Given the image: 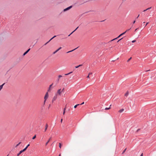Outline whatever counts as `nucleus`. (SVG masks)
<instances>
[{"instance_id":"nucleus-1","label":"nucleus","mask_w":156,"mask_h":156,"mask_svg":"<svg viewBox=\"0 0 156 156\" xmlns=\"http://www.w3.org/2000/svg\"><path fill=\"white\" fill-rule=\"evenodd\" d=\"M48 92H47L46 93L44 97V105L46 101L47 100V99H48Z\"/></svg>"},{"instance_id":"nucleus-2","label":"nucleus","mask_w":156,"mask_h":156,"mask_svg":"<svg viewBox=\"0 0 156 156\" xmlns=\"http://www.w3.org/2000/svg\"><path fill=\"white\" fill-rule=\"evenodd\" d=\"M62 92V90H61V89H59L58 90L56 93L55 94V95H56L57 96L58 95H60Z\"/></svg>"},{"instance_id":"nucleus-3","label":"nucleus","mask_w":156,"mask_h":156,"mask_svg":"<svg viewBox=\"0 0 156 156\" xmlns=\"http://www.w3.org/2000/svg\"><path fill=\"white\" fill-rule=\"evenodd\" d=\"M57 95H55L53 97L52 99V102L53 103L57 99Z\"/></svg>"},{"instance_id":"nucleus-4","label":"nucleus","mask_w":156,"mask_h":156,"mask_svg":"<svg viewBox=\"0 0 156 156\" xmlns=\"http://www.w3.org/2000/svg\"><path fill=\"white\" fill-rule=\"evenodd\" d=\"M72 6H70L67 7V8L64 9V12H65V11H66L69 10V9H70L71 8H72Z\"/></svg>"},{"instance_id":"nucleus-5","label":"nucleus","mask_w":156,"mask_h":156,"mask_svg":"<svg viewBox=\"0 0 156 156\" xmlns=\"http://www.w3.org/2000/svg\"><path fill=\"white\" fill-rule=\"evenodd\" d=\"M61 48H62L61 47H60L58 49H57L56 51H54L53 53V54H55L56 53L57 51H58L59 50H60Z\"/></svg>"},{"instance_id":"nucleus-6","label":"nucleus","mask_w":156,"mask_h":156,"mask_svg":"<svg viewBox=\"0 0 156 156\" xmlns=\"http://www.w3.org/2000/svg\"><path fill=\"white\" fill-rule=\"evenodd\" d=\"M23 152H24V151L23 150L20 151L19 153L17 154V156H19V155Z\"/></svg>"},{"instance_id":"nucleus-7","label":"nucleus","mask_w":156,"mask_h":156,"mask_svg":"<svg viewBox=\"0 0 156 156\" xmlns=\"http://www.w3.org/2000/svg\"><path fill=\"white\" fill-rule=\"evenodd\" d=\"M30 146V144H28L27 146L26 147L24 148L23 150L25 151L27 149V147Z\"/></svg>"},{"instance_id":"nucleus-8","label":"nucleus","mask_w":156,"mask_h":156,"mask_svg":"<svg viewBox=\"0 0 156 156\" xmlns=\"http://www.w3.org/2000/svg\"><path fill=\"white\" fill-rule=\"evenodd\" d=\"M56 37V36H54L53 37H52L51 38V39L48 42H47L45 44V45H46L47 43H48L50 41H51L52 39H53L54 37Z\"/></svg>"},{"instance_id":"nucleus-9","label":"nucleus","mask_w":156,"mask_h":156,"mask_svg":"<svg viewBox=\"0 0 156 156\" xmlns=\"http://www.w3.org/2000/svg\"><path fill=\"white\" fill-rule=\"evenodd\" d=\"M48 124H46L45 126V129L44 132H45L46 131V130L47 129V128L48 127Z\"/></svg>"},{"instance_id":"nucleus-10","label":"nucleus","mask_w":156,"mask_h":156,"mask_svg":"<svg viewBox=\"0 0 156 156\" xmlns=\"http://www.w3.org/2000/svg\"><path fill=\"white\" fill-rule=\"evenodd\" d=\"M122 35V34H120V35H119V36L117 37L116 38H115L113 39L112 40V41H113V40H115V39H117L119 37H120Z\"/></svg>"},{"instance_id":"nucleus-11","label":"nucleus","mask_w":156,"mask_h":156,"mask_svg":"<svg viewBox=\"0 0 156 156\" xmlns=\"http://www.w3.org/2000/svg\"><path fill=\"white\" fill-rule=\"evenodd\" d=\"M78 28V27H77L76 29H75V30H74L69 35H68V36H69L70 35H71L72 34H73L74 31H75Z\"/></svg>"},{"instance_id":"nucleus-12","label":"nucleus","mask_w":156,"mask_h":156,"mask_svg":"<svg viewBox=\"0 0 156 156\" xmlns=\"http://www.w3.org/2000/svg\"><path fill=\"white\" fill-rule=\"evenodd\" d=\"M124 109L122 108V109L120 110L119 111V113H122V112H123V111H124Z\"/></svg>"},{"instance_id":"nucleus-13","label":"nucleus","mask_w":156,"mask_h":156,"mask_svg":"<svg viewBox=\"0 0 156 156\" xmlns=\"http://www.w3.org/2000/svg\"><path fill=\"white\" fill-rule=\"evenodd\" d=\"M52 85H53V84H51L49 86V89H48V91H49L50 90L51 87L52 86Z\"/></svg>"},{"instance_id":"nucleus-14","label":"nucleus","mask_w":156,"mask_h":156,"mask_svg":"<svg viewBox=\"0 0 156 156\" xmlns=\"http://www.w3.org/2000/svg\"><path fill=\"white\" fill-rule=\"evenodd\" d=\"M51 139V137L50 138L49 140H48V141L46 143L45 145L46 146L47 145L48 143L49 142V141H50V140Z\"/></svg>"},{"instance_id":"nucleus-15","label":"nucleus","mask_w":156,"mask_h":156,"mask_svg":"<svg viewBox=\"0 0 156 156\" xmlns=\"http://www.w3.org/2000/svg\"><path fill=\"white\" fill-rule=\"evenodd\" d=\"M4 84H5V83H4L2 85L0 86V90L2 89V87H3V86L4 85Z\"/></svg>"},{"instance_id":"nucleus-16","label":"nucleus","mask_w":156,"mask_h":156,"mask_svg":"<svg viewBox=\"0 0 156 156\" xmlns=\"http://www.w3.org/2000/svg\"><path fill=\"white\" fill-rule=\"evenodd\" d=\"M62 77V76L61 75H59L58 76V81H59V80L60 78L61 77Z\"/></svg>"},{"instance_id":"nucleus-17","label":"nucleus","mask_w":156,"mask_h":156,"mask_svg":"<svg viewBox=\"0 0 156 156\" xmlns=\"http://www.w3.org/2000/svg\"><path fill=\"white\" fill-rule=\"evenodd\" d=\"M129 94V92L127 91L126 94H125V96L127 97Z\"/></svg>"},{"instance_id":"nucleus-18","label":"nucleus","mask_w":156,"mask_h":156,"mask_svg":"<svg viewBox=\"0 0 156 156\" xmlns=\"http://www.w3.org/2000/svg\"><path fill=\"white\" fill-rule=\"evenodd\" d=\"M28 52V51H26L25 53H24L23 55H25Z\"/></svg>"},{"instance_id":"nucleus-19","label":"nucleus","mask_w":156,"mask_h":156,"mask_svg":"<svg viewBox=\"0 0 156 156\" xmlns=\"http://www.w3.org/2000/svg\"><path fill=\"white\" fill-rule=\"evenodd\" d=\"M66 110V107H65L64 109V111H63V115H64L65 114V110Z\"/></svg>"},{"instance_id":"nucleus-20","label":"nucleus","mask_w":156,"mask_h":156,"mask_svg":"<svg viewBox=\"0 0 156 156\" xmlns=\"http://www.w3.org/2000/svg\"><path fill=\"white\" fill-rule=\"evenodd\" d=\"M151 7H150V8H148L147 9H145V10H144V12H145V11H147V10H148V9H151Z\"/></svg>"},{"instance_id":"nucleus-21","label":"nucleus","mask_w":156,"mask_h":156,"mask_svg":"<svg viewBox=\"0 0 156 156\" xmlns=\"http://www.w3.org/2000/svg\"><path fill=\"white\" fill-rule=\"evenodd\" d=\"M79 105V104H77V105H75V106H74V108H76V107H77Z\"/></svg>"},{"instance_id":"nucleus-22","label":"nucleus","mask_w":156,"mask_h":156,"mask_svg":"<svg viewBox=\"0 0 156 156\" xmlns=\"http://www.w3.org/2000/svg\"><path fill=\"white\" fill-rule=\"evenodd\" d=\"M110 107L109 108H106L105 109V110H109L110 109Z\"/></svg>"},{"instance_id":"nucleus-23","label":"nucleus","mask_w":156,"mask_h":156,"mask_svg":"<svg viewBox=\"0 0 156 156\" xmlns=\"http://www.w3.org/2000/svg\"><path fill=\"white\" fill-rule=\"evenodd\" d=\"M72 73V72H70L67 74H65V75H68L69 74H71V73Z\"/></svg>"},{"instance_id":"nucleus-24","label":"nucleus","mask_w":156,"mask_h":156,"mask_svg":"<svg viewBox=\"0 0 156 156\" xmlns=\"http://www.w3.org/2000/svg\"><path fill=\"white\" fill-rule=\"evenodd\" d=\"M126 148L122 152V154H123L126 151Z\"/></svg>"},{"instance_id":"nucleus-25","label":"nucleus","mask_w":156,"mask_h":156,"mask_svg":"<svg viewBox=\"0 0 156 156\" xmlns=\"http://www.w3.org/2000/svg\"><path fill=\"white\" fill-rule=\"evenodd\" d=\"M36 137V135H34L33 137L32 138V139H34Z\"/></svg>"},{"instance_id":"nucleus-26","label":"nucleus","mask_w":156,"mask_h":156,"mask_svg":"<svg viewBox=\"0 0 156 156\" xmlns=\"http://www.w3.org/2000/svg\"><path fill=\"white\" fill-rule=\"evenodd\" d=\"M132 59V57H130L128 60L127 61V62H129L131 59Z\"/></svg>"},{"instance_id":"nucleus-27","label":"nucleus","mask_w":156,"mask_h":156,"mask_svg":"<svg viewBox=\"0 0 156 156\" xmlns=\"http://www.w3.org/2000/svg\"><path fill=\"white\" fill-rule=\"evenodd\" d=\"M59 147L61 148V147L62 145L60 143H59Z\"/></svg>"},{"instance_id":"nucleus-28","label":"nucleus","mask_w":156,"mask_h":156,"mask_svg":"<svg viewBox=\"0 0 156 156\" xmlns=\"http://www.w3.org/2000/svg\"><path fill=\"white\" fill-rule=\"evenodd\" d=\"M21 143V142H20L19 143L16 145V147H17L18 146H19L20 144Z\"/></svg>"},{"instance_id":"nucleus-29","label":"nucleus","mask_w":156,"mask_h":156,"mask_svg":"<svg viewBox=\"0 0 156 156\" xmlns=\"http://www.w3.org/2000/svg\"><path fill=\"white\" fill-rule=\"evenodd\" d=\"M126 31H125V32H123V33H122L121 34H122V35H123L124 34H125L126 33Z\"/></svg>"},{"instance_id":"nucleus-30","label":"nucleus","mask_w":156,"mask_h":156,"mask_svg":"<svg viewBox=\"0 0 156 156\" xmlns=\"http://www.w3.org/2000/svg\"><path fill=\"white\" fill-rule=\"evenodd\" d=\"M74 50H71V51H68L67 53H69V52H72V51H74Z\"/></svg>"},{"instance_id":"nucleus-31","label":"nucleus","mask_w":156,"mask_h":156,"mask_svg":"<svg viewBox=\"0 0 156 156\" xmlns=\"http://www.w3.org/2000/svg\"><path fill=\"white\" fill-rule=\"evenodd\" d=\"M136 40H133V41H132V43H134L135 42H136Z\"/></svg>"},{"instance_id":"nucleus-32","label":"nucleus","mask_w":156,"mask_h":156,"mask_svg":"<svg viewBox=\"0 0 156 156\" xmlns=\"http://www.w3.org/2000/svg\"><path fill=\"white\" fill-rule=\"evenodd\" d=\"M92 73H89L88 75H92Z\"/></svg>"},{"instance_id":"nucleus-33","label":"nucleus","mask_w":156,"mask_h":156,"mask_svg":"<svg viewBox=\"0 0 156 156\" xmlns=\"http://www.w3.org/2000/svg\"><path fill=\"white\" fill-rule=\"evenodd\" d=\"M75 67L76 68H78V67H79L78 66H75Z\"/></svg>"},{"instance_id":"nucleus-34","label":"nucleus","mask_w":156,"mask_h":156,"mask_svg":"<svg viewBox=\"0 0 156 156\" xmlns=\"http://www.w3.org/2000/svg\"><path fill=\"white\" fill-rule=\"evenodd\" d=\"M87 78H90V77H89V75H88V76H87Z\"/></svg>"},{"instance_id":"nucleus-35","label":"nucleus","mask_w":156,"mask_h":156,"mask_svg":"<svg viewBox=\"0 0 156 156\" xmlns=\"http://www.w3.org/2000/svg\"><path fill=\"white\" fill-rule=\"evenodd\" d=\"M82 66V65H78V66H79V67H80Z\"/></svg>"},{"instance_id":"nucleus-36","label":"nucleus","mask_w":156,"mask_h":156,"mask_svg":"<svg viewBox=\"0 0 156 156\" xmlns=\"http://www.w3.org/2000/svg\"><path fill=\"white\" fill-rule=\"evenodd\" d=\"M123 38H121V39H119L118 41L117 42H118L120 40H121Z\"/></svg>"},{"instance_id":"nucleus-37","label":"nucleus","mask_w":156,"mask_h":156,"mask_svg":"<svg viewBox=\"0 0 156 156\" xmlns=\"http://www.w3.org/2000/svg\"><path fill=\"white\" fill-rule=\"evenodd\" d=\"M30 48L27 51H28V52L30 50Z\"/></svg>"},{"instance_id":"nucleus-38","label":"nucleus","mask_w":156,"mask_h":156,"mask_svg":"<svg viewBox=\"0 0 156 156\" xmlns=\"http://www.w3.org/2000/svg\"><path fill=\"white\" fill-rule=\"evenodd\" d=\"M130 29H128L126 31V32L127 31H128Z\"/></svg>"},{"instance_id":"nucleus-39","label":"nucleus","mask_w":156,"mask_h":156,"mask_svg":"<svg viewBox=\"0 0 156 156\" xmlns=\"http://www.w3.org/2000/svg\"><path fill=\"white\" fill-rule=\"evenodd\" d=\"M62 119H61V122H62Z\"/></svg>"},{"instance_id":"nucleus-40","label":"nucleus","mask_w":156,"mask_h":156,"mask_svg":"<svg viewBox=\"0 0 156 156\" xmlns=\"http://www.w3.org/2000/svg\"><path fill=\"white\" fill-rule=\"evenodd\" d=\"M84 104V102H83L82 103H81L80 105H82Z\"/></svg>"},{"instance_id":"nucleus-41","label":"nucleus","mask_w":156,"mask_h":156,"mask_svg":"<svg viewBox=\"0 0 156 156\" xmlns=\"http://www.w3.org/2000/svg\"><path fill=\"white\" fill-rule=\"evenodd\" d=\"M148 23H147L146 24L145 26H146L148 24Z\"/></svg>"},{"instance_id":"nucleus-42","label":"nucleus","mask_w":156,"mask_h":156,"mask_svg":"<svg viewBox=\"0 0 156 156\" xmlns=\"http://www.w3.org/2000/svg\"><path fill=\"white\" fill-rule=\"evenodd\" d=\"M140 156H143V153L141 154Z\"/></svg>"},{"instance_id":"nucleus-43","label":"nucleus","mask_w":156,"mask_h":156,"mask_svg":"<svg viewBox=\"0 0 156 156\" xmlns=\"http://www.w3.org/2000/svg\"><path fill=\"white\" fill-rule=\"evenodd\" d=\"M135 22H136L135 20L133 22V23H135Z\"/></svg>"},{"instance_id":"nucleus-44","label":"nucleus","mask_w":156,"mask_h":156,"mask_svg":"<svg viewBox=\"0 0 156 156\" xmlns=\"http://www.w3.org/2000/svg\"><path fill=\"white\" fill-rule=\"evenodd\" d=\"M140 15H139L138 16H137V18Z\"/></svg>"},{"instance_id":"nucleus-45","label":"nucleus","mask_w":156,"mask_h":156,"mask_svg":"<svg viewBox=\"0 0 156 156\" xmlns=\"http://www.w3.org/2000/svg\"><path fill=\"white\" fill-rule=\"evenodd\" d=\"M137 29H138V28L136 29H135V31H136V30Z\"/></svg>"},{"instance_id":"nucleus-46","label":"nucleus","mask_w":156,"mask_h":156,"mask_svg":"<svg viewBox=\"0 0 156 156\" xmlns=\"http://www.w3.org/2000/svg\"><path fill=\"white\" fill-rule=\"evenodd\" d=\"M77 48H75V49H74V50H75L76 49H77Z\"/></svg>"},{"instance_id":"nucleus-47","label":"nucleus","mask_w":156,"mask_h":156,"mask_svg":"<svg viewBox=\"0 0 156 156\" xmlns=\"http://www.w3.org/2000/svg\"><path fill=\"white\" fill-rule=\"evenodd\" d=\"M77 48H75V49H74V50H75L76 49H77Z\"/></svg>"},{"instance_id":"nucleus-48","label":"nucleus","mask_w":156,"mask_h":156,"mask_svg":"<svg viewBox=\"0 0 156 156\" xmlns=\"http://www.w3.org/2000/svg\"><path fill=\"white\" fill-rule=\"evenodd\" d=\"M64 90V88L62 90V91L63 90Z\"/></svg>"},{"instance_id":"nucleus-49","label":"nucleus","mask_w":156,"mask_h":156,"mask_svg":"<svg viewBox=\"0 0 156 156\" xmlns=\"http://www.w3.org/2000/svg\"><path fill=\"white\" fill-rule=\"evenodd\" d=\"M59 156H61V154H60L59 155Z\"/></svg>"}]
</instances>
